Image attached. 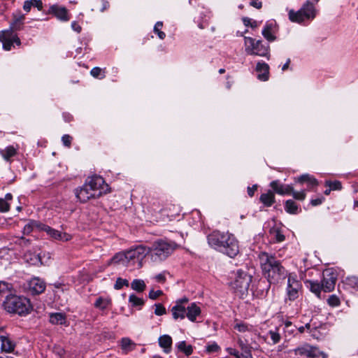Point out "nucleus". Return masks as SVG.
Here are the masks:
<instances>
[{
    "instance_id": "37",
    "label": "nucleus",
    "mask_w": 358,
    "mask_h": 358,
    "mask_svg": "<svg viewBox=\"0 0 358 358\" xmlns=\"http://www.w3.org/2000/svg\"><path fill=\"white\" fill-rule=\"evenodd\" d=\"M129 302L133 306H142L144 304L143 299L138 297L135 294H131L129 297Z\"/></svg>"
},
{
    "instance_id": "43",
    "label": "nucleus",
    "mask_w": 358,
    "mask_h": 358,
    "mask_svg": "<svg viewBox=\"0 0 358 358\" xmlns=\"http://www.w3.org/2000/svg\"><path fill=\"white\" fill-rule=\"evenodd\" d=\"M128 286L129 282L126 279H122L121 278H118L115 282L114 285V288L115 289H120L123 286Z\"/></svg>"
},
{
    "instance_id": "49",
    "label": "nucleus",
    "mask_w": 358,
    "mask_h": 358,
    "mask_svg": "<svg viewBox=\"0 0 358 358\" xmlns=\"http://www.w3.org/2000/svg\"><path fill=\"white\" fill-rule=\"evenodd\" d=\"M243 24L246 26H250L252 28H256L258 26L257 21H252L250 18L245 17L243 19Z\"/></svg>"
},
{
    "instance_id": "34",
    "label": "nucleus",
    "mask_w": 358,
    "mask_h": 358,
    "mask_svg": "<svg viewBox=\"0 0 358 358\" xmlns=\"http://www.w3.org/2000/svg\"><path fill=\"white\" fill-rule=\"evenodd\" d=\"M131 287L136 292H143L145 290L146 285L143 280L135 279L131 282Z\"/></svg>"
},
{
    "instance_id": "19",
    "label": "nucleus",
    "mask_w": 358,
    "mask_h": 358,
    "mask_svg": "<svg viewBox=\"0 0 358 358\" xmlns=\"http://www.w3.org/2000/svg\"><path fill=\"white\" fill-rule=\"evenodd\" d=\"M171 310L174 320H182L186 316V306L181 304V302H176Z\"/></svg>"
},
{
    "instance_id": "52",
    "label": "nucleus",
    "mask_w": 358,
    "mask_h": 358,
    "mask_svg": "<svg viewBox=\"0 0 358 358\" xmlns=\"http://www.w3.org/2000/svg\"><path fill=\"white\" fill-rule=\"evenodd\" d=\"M71 140H72V138L68 134L64 135L62 138L63 144L66 147L71 146Z\"/></svg>"
},
{
    "instance_id": "32",
    "label": "nucleus",
    "mask_w": 358,
    "mask_h": 358,
    "mask_svg": "<svg viewBox=\"0 0 358 358\" xmlns=\"http://www.w3.org/2000/svg\"><path fill=\"white\" fill-rule=\"evenodd\" d=\"M273 26L271 24H266L262 30V35L268 41H273L275 39V36L272 33Z\"/></svg>"
},
{
    "instance_id": "14",
    "label": "nucleus",
    "mask_w": 358,
    "mask_h": 358,
    "mask_svg": "<svg viewBox=\"0 0 358 358\" xmlns=\"http://www.w3.org/2000/svg\"><path fill=\"white\" fill-rule=\"evenodd\" d=\"M41 229L45 231L51 238L55 240L66 242L71 240L72 238L71 234H67L66 232L59 231L58 230L51 228L49 226L44 225L41 228Z\"/></svg>"
},
{
    "instance_id": "11",
    "label": "nucleus",
    "mask_w": 358,
    "mask_h": 358,
    "mask_svg": "<svg viewBox=\"0 0 358 358\" xmlns=\"http://www.w3.org/2000/svg\"><path fill=\"white\" fill-rule=\"evenodd\" d=\"M296 355L310 358H326L327 355L318 348L308 344H304L293 350Z\"/></svg>"
},
{
    "instance_id": "31",
    "label": "nucleus",
    "mask_w": 358,
    "mask_h": 358,
    "mask_svg": "<svg viewBox=\"0 0 358 358\" xmlns=\"http://www.w3.org/2000/svg\"><path fill=\"white\" fill-rule=\"evenodd\" d=\"M306 283L310 287V291L320 297L321 290L322 289V284L320 285L318 282L313 280H307Z\"/></svg>"
},
{
    "instance_id": "5",
    "label": "nucleus",
    "mask_w": 358,
    "mask_h": 358,
    "mask_svg": "<svg viewBox=\"0 0 358 358\" xmlns=\"http://www.w3.org/2000/svg\"><path fill=\"white\" fill-rule=\"evenodd\" d=\"M178 248V245L171 241L158 239L155 241L150 248H147L148 254H150L154 262L165 260Z\"/></svg>"
},
{
    "instance_id": "22",
    "label": "nucleus",
    "mask_w": 358,
    "mask_h": 358,
    "mask_svg": "<svg viewBox=\"0 0 358 358\" xmlns=\"http://www.w3.org/2000/svg\"><path fill=\"white\" fill-rule=\"evenodd\" d=\"M50 11L60 20L65 22L69 20L68 11L64 7H59L54 5L50 7Z\"/></svg>"
},
{
    "instance_id": "30",
    "label": "nucleus",
    "mask_w": 358,
    "mask_h": 358,
    "mask_svg": "<svg viewBox=\"0 0 358 358\" xmlns=\"http://www.w3.org/2000/svg\"><path fill=\"white\" fill-rule=\"evenodd\" d=\"M176 348L180 352H183L187 356L192 355L193 352V347L191 345H187L184 341L178 343Z\"/></svg>"
},
{
    "instance_id": "46",
    "label": "nucleus",
    "mask_w": 358,
    "mask_h": 358,
    "mask_svg": "<svg viewBox=\"0 0 358 358\" xmlns=\"http://www.w3.org/2000/svg\"><path fill=\"white\" fill-rule=\"evenodd\" d=\"M11 288V285L4 281H0V294L7 293Z\"/></svg>"
},
{
    "instance_id": "26",
    "label": "nucleus",
    "mask_w": 358,
    "mask_h": 358,
    "mask_svg": "<svg viewBox=\"0 0 358 358\" xmlns=\"http://www.w3.org/2000/svg\"><path fill=\"white\" fill-rule=\"evenodd\" d=\"M260 201L266 206H271L275 202V196L273 192L268 191L262 194L260 196Z\"/></svg>"
},
{
    "instance_id": "60",
    "label": "nucleus",
    "mask_w": 358,
    "mask_h": 358,
    "mask_svg": "<svg viewBox=\"0 0 358 358\" xmlns=\"http://www.w3.org/2000/svg\"><path fill=\"white\" fill-rule=\"evenodd\" d=\"M32 7L31 1H26L24 3L23 8L25 11L29 12Z\"/></svg>"
},
{
    "instance_id": "28",
    "label": "nucleus",
    "mask_w": 358,
    "mask_h": 358,
    "mask_svg": "<svg viewBox=\"0 0 358 358\" xmlns=\"http://www.w3.org/2000/svg\"><path fill=\"white\" fill-rule=\"evenodd\" d=\"M13 196L10 193H8L5 195L4 199H0V212L6 213L10 209V204L8 201H11Z\"/></svg>"
},
{
    "instance_id": "6",
    "label": "nucleus",
    "mask_w": 358,
    "mask_h": 358,
    "mask_svg": "<svg viewBox=\"0 0 358 358\" xmlns=\"http://www.w3.org/2000/svg\"><path fill=\"white\" fill-rule=\"evenodd\" d=\"M4 309L10 313L25 315L30 313L31 306L28 299L17 295L7 296L3 301Z\"/></svg>"
},
{
    "instance_id": "41",
    "label": "nucleus",
    "mask_w": 358,
    "mask_h": 358,
    "mask_svg": "<svg viewBox=\"0 0 358 358\" xmlns=\"http://www.w3.org/2000/svg\"><path fill=\"white\" fill-rule=\"evenodd\" d=\"M327 303L330 306L336 307L340 305L341 301L336 295L332 294L328 298Z\"/></svg>"
},
{
    "instance_id": "12",
    "label": "nucleus",
    "mask_w": 358,
    "mask_h": 358,
    "mask_svg": "<svg viewBox=\"0 0 358 358\" xmlns=\"http://www.w3.org/2000/svg\"><path fill=\"white\" fill-rule=\"evenodd\" d=\"M322 276V290L325 292H329L334 290L337 280V274L332 268H328L323 271Z\"/></svg>"
},
{
    "instance_id": "47",
    "label": "nucleus",
    "mask_w": 358,
    "mask_h": 358,
    "mask_svg": "<svg viewBox=\"0 0 358 358\" xmlns=\"http://www.w3.org/2000/svg\"><path fill=\"white\" fill-rule=\"evenodd\" d=\"M291 194H292V196L294 199H298V200L303 201L306 198V193L304 191L295 192L293 190V192H291Z\"/></svg>"
},
{
    "instance_id": "1",
    "label": "nucleus",
    "mask_w": 358,
    "mask_h": 358,
    "mask_svg": "<svg viewBox=\"0 0 358 358\" xmlns=\"http://www.w3.org/2000/svg\"><path fill=\"white\" fill-rule=\"evenodd\" d=\"M108 192V185L103 178L98 176L87 178L83 186L75 191L76 196L80 202L99 198Z\"/></svg>"
},
{
    "instance_id": "33",
    "label": "nucleus",
    "mask_w": 358,
    "mask_h": 358,
    "mask_svg": "<svg viewBox=\"0 0 358 358\" xmlns=\"http://www.w3.org/2000/svg\"><path fill=\"white\" fill-rule=\"evenodd\" d=\"M297 180L299 182L301 183L308 182L309 185L312 187L317 185V180L313 176L309 174H304L301 176Z\"/></svg>"
},
{
    "instance_id": "18",
    "label": "nucleus",
    "mask_w": 358,
    "mask_h": 358,
    "mask_svg": "<svg viewBox=\"0 0 358 358\" xmlns=\"http://www.w3.org/2000/svg\"><path fill=\"white\" fill-rule=\"evenodd\" d=\"M257 78L262 81H266L269 78V66L264 62H258L256 66Z\"/></svg>"
},
{
    "instance_id": "27",
    "label": "nucleus",
    "mask_w": 358,
    "mask_h": 358,
    "mask_svg": "<svg viewBox=\"0 0 358 358\" xmlns=\"http://www.w3.org/2000/svg\"><path fill=\"white\" fill-rule=\"evenodd\" d=\"M24 259L26 261L31 265H41V259L39 255H35L30 252L25 253Z\"/></svg>"
},
{
    "instance_id": "50",
    "label": "nucleus",
    "mask_w": 358,
    "mask_h": 358,
    "mask_svg": "<svg viewBox=\"0 0 358 358\" xmlns=\"http://www.w3.org/2000/svg\"><path fill=\"white\" fill-rule=\"evenodd\" d=\"M97 4L100 6L99 10L103 12L109 7V3L106 0H98Z\"/></svg>"
},
{
    "instance_id": "25",
    "label": "nucleus",
    "mask_w": 358,
    "mask_h": 358,
    "mask_svg": "<svg viewBox=\"0 0 358 358\" xmlns=\"http://www.w3.org/2000/svg\"><path fill=\"white\" fill-rule=\"evenodd\" d=\"M50 322L52 324H63L66 322V315L62 313H52L50 315Z\"/></svg>"
},
{
    "instance_id": "36",
    "label": "nucleus",
    "mask_w": 358,
    "mask_h": 358,
    "mask_svg": "<svg viewBox=\"0 0 358 358\" xmlns=\"http://www.w3.org/2000/svg\"><path fill=\"white\" fill-rule=\"evenodd\" d=\"M285 210L291 214H296L298 212V206L293 200H287L285 203Z\"/></svg>"
},
{
    "instance_id": "44",
    "label": "nucleus",
    "mask_w": 358,
    "mask_h": 358,
    "mask_svg": "<svg viewBox=\"0 0 358 358\" xmlns=\"http://www.w3.org/2000/svg\"><path fill=\"white\" fill-rule=\"evenodd\" d=\"M326 185L329 186L331 190H339L341 189V183L339 181H327Z\"/></svg>"
},
{
    "instance_id": "58",
    "label": "nucleus",
    "mask_w": 358,
    "mask_h": 358,
    "mask_svg": "<svg viewBox=\"0 0 358 358\" xmlns=\"http://www.w3.org/2000/svg\"><path fill=\"white\" fill-rule=\"evenodd\" d=\"M155 280L157 282H164L165 280H166V277H165V275L164 273H159L158 275H157L155 277Z\"/></svg>"
},
{
    "instance_id": "13",
    "label": "nucleus",
    "mask_w": 358,
    "mask_h": 358,
    "mask_svg": "<svg viewBox=\"0 0 358 358\" xmlns=\"http://www.w3.org/2000/svg\"><path fill=\"white\" fill-rule=\"evenodd\" d=\"M301 283L296 276L289 274L287 281V295L289 300H295L299 296Z\"/></svg>"
},
{
    "instance_id": "42",
    "label": "nucleus",
    "mask_w": 358,
    "mask_h": 358,
    "mask_svg": "<svg viewBox=\"0 0 358 358\" xmlns=\"http://www.w3.org/2000/svg\"><path fill=\"white\" fill-rule=\"evenodd\" d=\"M166 313V308L161 303L155 304V314L158 316L165 315Z\"/></svg>"
},
{
    "instance_id": "21",
    "label": "nucleus",
    "mask_w": 358,
    "mask_h": 358,
    "mask_svg": "<svg viewBox=\"0 0 358 358\" xmlns=\"http://www.w3.org/2000/svg\"><path fill=\"white\" fill-rule=\"evenodd\" d=\"M235 247L236 248V250H233L234 253H231L230 251H232V247L231 245L229 243V242L227 241L225 243H222V246L220 248V252L226 254L229 257L234 258L235 257L239 252V246H238V242L237 239L235 238Z\"/></svg>"
},
{
    "instance_id": "8",
    "label": "nucleus",
    "mask_w": 358,
    "mask_h": 358,
    "mask_svg": "<svg viewBox=\"0 0 358 358\" xmlns=\"http://www.w3.org/2000/svg\"><path fill=\"white\" fill-rule=\"evenodd\" d=\"M315 14L314 5L310 1H307L297 12L289 10V19L293 22L301 23L306 20L315 18Z\"/></svg>"
},
{
    "instance_id": "55",
    "label": "nucleus",
    "mask_w": 358,
    "mask_h": 358,
    "mask_svg": "<svg viewBox=\"0 0 358 358\" xmlns=\"http://www.w3.org/2000/svg\"><path fill=\"white\" fill-rule=\"evenodd\" d=\"M275 238L277 242H282L285 240V236L282 234L280 231H275Z\"/></svg>"
},
{
    "instance_id": "23",
    "label": "nucleus",
    "mask_w": 358,
    "mask_h": 358,
    "mask_svg": "<svg viewBox=\"0 0 358 358\" xmlns=\"http://www.w3.org/2000/svg\"><path fill=\"white\" fill-rule=\"evenodd\" d=\"M159 345L164 349V352L169 353L171 352L172 346V338L169 335H163L159 338Z\"/></svg>"
},
{
    "instance_id": "54",
    "label": "nucleus",
    "mask_w": 358,
    "mask_h": 358,
    "mask_svg": "<svg viewBox=\"0 0 358 358\" xmlns=\"http://www.w3.org/2000/svg\"><path fill=\"white\" fill-rule=\"evenodd\" d=\"M348 282L352 287L358 289V277L353 276L348 278Z\"/></svg>"
},
{
    "instance_id": "2",
    "label": "nucleus",
    "mask_w": 358,
    "mask_h": 358,
    "mask_svg": "<svg viewBox=\"0 0 358 358\" xmlns=\"http://www.w3.org/2000/svg\"><path fill=\"white\" fill-rule=\"evenodd\" d=\"M148 255L147 248L138 245L125 252L117 253L108 262V265L122 264L132 268H140L143 266V260Z\"/></svg>"
},
{
    "instance_id": "56",
    "label": "nucleus",
    "mask_w": 358,
    "mask_h": 358,
    "mask_svg": "<svg viewBox=\"0 0 358 358\" xmlns=\"http://www.w3.org/2000/svg\"><path fill=\"white\" fill-rule=\"evenodd\" d=\"M32 6L36 7L39 10L43 8V3L41 0H31Z\"/></svg>"
},
{
    "instance_id": "51",
    "label": "nucleus",
    "mask_w": 358,
    "mask_h": 358,
    "mask_svg": "<svg viewBox=\"0 0 358 358\" xmlns=\"http://www.w3.org/2000/svg\"><path fill=\"white\" fill-rule=\"evenodd\" d=\"M163 294V292L162 290H151L149 293V297L151 299H157L159 296Z\"/></svg>"
},
{
    "instance_id": "40",
    "label": "nucleus",
    "mask_w": 358,
    "mask_h": 358,
    "mask_svg": "<svg viewBox=\"0 0 358 358\" xmlns=\"http://www.w3.org/2000/svg\"><path fill=\"white\" fill-rule=\"evenodd\" d=\"M162 26L163 23L162 22H157L154 27V31L158 35L160 39H164L166 36L165 33L161 31Z\"/></svg>"
},
{
    "instance_id": "59",
    "label": "nucleus",
    "mask_w": 358,
    "mask_h": 358,
    "mask_svg": "<svg viewBox=\"0 0 358 358\" xmlns=\"http://www.w3.org/2000/svg\"><path fill=\"white\" fill-rule=\"evenodd\" d=\"M250 5L257 9H259L262 6V1H259L258 0H252L250 2Z\"/></svg>"
},
{
    "instance_id": "24",
    "label": "nucleus",
    "mask_w": 358,
    "mask_h": 358,
    "mask_svg": "<svg viewBox=\"0 0 358 358\" xmlns=\"http://www.w3.org/2000/svg\"><path fill=\"white\" fill-rule=\"evenodd\" d=\"M120 345H121L122 350L125 353H127V352L133 350L136 347V344L130 338H129L127 337L122 338L121 339Z\"/></svg>"
},
{
    "instance_id": "64",
    "label": "nucleus",
    "mask_w": 358,
    "mask_h": 358,
    "mask_svg": "<svg viewBox=\"0 0 358 358\" xmlns=\"http://www.w3.org/2000/svg\"><path fill=\"white\" fill-rule=\"evenodd\" d=\"M32 231V225L31 224H28L24 227V233L29 234Z\"/></svg>"
},
{
    "instance_id": "48",
    "label": "nucleus",
    "mask_w": 358,
    "mask_h": 358,
    "mask_svg": "<svg viewBox=\"0 0 358 358\" xmlns=\"http://www.w3.org/2000/svg\"><path fill=\"white\" fill-rule=\"evenodd\" d=\"M220 349V346L215 342L206 346V351L209 353L217 352Z\"/></svg>"
},
{
    "instance_id": "20",
    "label": "nucleus",
    "mask_w": 358,
    "mask_h": 358,
    "mask_svg": "<svg viewBox=\"0 0 358 358\" xmlns=\"http://www.w3.org/2000/svg\"><path fill=\"white\" fill-rule=\"evenodd\" d=\"M200 314L201 308L195 303H192L186 306V317L190 321L194 322Z\"/></svg>"
},
{
    "instance_id": "61",
    "label": "nucleus",
    "mask_w": 358,
    "mask_h": 358,
    "mask_svg": "<svg viewBox=\"0 0 358 358\" xmlns=\"http://www.w3.org/2000/svg\"><path fill=\"white\" fill-rule=\"evenodd\" d=\"M323 201H324V198L321 197V198H318V199H312L310 203L313 206H315L321 204L323 202Z\"/></svg>"
},
{
    "instance_id": "4",
    "label": "nucleus",
    "mask_w": 358,
    "mask_h": 358,
    "mask_svg": "<svg viewBox=\"0 0 358 358\" xmlns=\"http://www.w3.org/2000/svg\"><path fill=\"white\" fill-rule=\"evenodd\" d=\"M261 267L271 283H276L286 276V270L273 256L266 252L259 255Z\"/></svg>"
},
{
    "instance_id": "29",
    "label": "nucleus",
    "mask_w": 358,
    "mask_h": 358,
    "mask_svg": "<svg viewBox=\"0 0 358 358\" xmlns=\"http://www.w3.org/2000/svg\"><path fill=\"white\" fill-rule=\"evenodd\" d=\"M0 154L5 160L8 161L10 157L17 154V149L13 145H10L6 147L5 149L1 150Z\"/></svg>"
},
{
    "instance_id": "63",
    "label": "nucleus",
    "mask_w": 358,
    "mask_h": 358,
    "mask_svg": "<svg viewBox=\"0 0 358 358\" xmlns=\"http://www.w3.org/2000/svg\"><path fill=\"white\" fill-rule=\"evenodd\" d=\"M238 343H239V346L241 347V348L242 349V350L243 351V354H245V351H250V350L248 349V348L246 346V345H245L243 343V342L242 341H238Z\"/></svg>"
},
{
    "instance_id": "35",
    "label": "nucleus",
    "mask_w": 358,
    "mask_h": 358,
    "mask_svg": "<svg viewBox=\"0 0 358 358\" xmlns=\"http://www.w3.org/2000/svg\"><path fill=\"white\" fill-rule=\"evenodd\" d=\"M110 303V299L103 298V297H99L96 299V301L94 303V306L101 310H104L108 306V305Z\"/></svg>"
},
{
    "instance_id": "39",
    "label": "nucleus",
    "mask_w": 358,
    "mask_h": 358,
    "mask_svg": "<svg viewBox=\"0 0 358 358\" xmlns=\"http://www.w3.org/2000/svg\"><path fill=\"white\" fill-rule=\"evenodd\" d=\"M90 74L92 76L96 78L103 79L105 78V72L99 67H94L91 71Z\"/></svg>"
},
{
    "instance_id": "15",
    "label": "nucleus",
    "mask_w": 358,
    "mask_h": 358,
    "mask_svg": "<svg viewBox=\"0 0 358 358\" xmlns=\"http://www.w3.org/2000/svg\"><path fill=\"white\" fill-rule=\"evenodd\" d=\"M29 289L33 294H38L44 292L45 283L38 278H34L29 281Z\"/></svg>"
},
{
    "instance_id": "16",
    "label": "nucleus",
    "mask_w": 358,
    "mask_h": 358,
    "mask_svg": "<svg viewBox=\"0 0 358 358\" xmlns=\"http://www.w3.org/2000/svg\"><path fill=\"white\" fill-rule=\"evenodd\" d=\"M0 342L3 352L10 353L14 351L15 343L8 334L0 335Z\"/></svg>"
},
{
    "instance_id": "57",
    "label": "nucleus",
    "mask_w": 358,
    "mask_h": 358,
    "mask_svg": "<svg viewBox=\"0 0 358 358\" xmlns=\"http://www.w3.org/2000/svg\"><path fill=\"white\" fill-rule=\"evenodd\" d=\"M71 27H72V29H73L75 31H76V32H78V33H80V32L81 31V29H82L81 27H80V26L79 25V24H78L77 22H76V21L72 22V23H71Z\"/></svg>"
},
{
    "instance_id": "38",
    "label": "nucleus",
    "mask_w": 358,
    "mask_h": 358,
    "mask_svg": "<svg viewBox=\"0 0 358 358\" xmlns=\"http://www.w3.org/2000/svg\"><path fill=\"white\" fill-rule=\"evenodd\" d=\"M234 329L239 332H245L250 331L252 326L242 322H237L234 325Z\"/></svg>"
},
{
    "instance_id": "7",
    "label": "nucleus",
    "mask_w": 358,
    "mask_h": 358,
    "mask_svg": "<svg viewBox=\"0 0 358 358\" xmlns=\"http://www.w3.org/2000/svg\"><path fill=\"white\" fill-rule=\"evenodd\" d=\"M227 241L229 242L232 247V251H230V252L233 253V250H236V248L235 247V236L229 232H220L219 231H214L208 236V242L209 245L220 252V248L222 246V243Z\"/></svg>"
},
{
    "instance_id": "45",
    "label": "nucleus",
    "mask_w": 358,
    "mask_h": 358,
    "mask_svg": "<svg viewBox=\"0 0 358 358\" xmlns=\"http://www.w3.org/2000/svg\"><path fill=\"white\" fill-rule=\"evenodd\" d=\"M270 337L273 344L278 343L280 340V335L277 331H269L268 332Z\"/></svg>"
},
{
    "instance_id": "17",
    "label": "nucleus",
    "mask_w": 358,
    "mask_h": 358,
    "mask_svg": "<svg viewBox=\"0 0 358 358\" xmlns=\"http://www.w3.org/2000/svg\"><path fill=\"white\" fill-rule=\"evenodd\" d=\"M271 187L278 194H290L293 192V188L290 185H284L278 180L272 181L270 184Z\"/></svg>"
},
{
    "instance_id": "9",
    "label": "nucleus",
    "mask_w": 358,
    "mask_h": 358,
    "mask_svg": "<svg viewBox=\"0 0 358 358\" xmlns=\"http://www.w3.org/2000/svg\"><path fill=\"white\" fill-rule=\"evenodd\" d=\"M244 45L245 52L248 55L266 57L269 53L268 46L264 45L262 41L245 36Z\"/></svg>"
},
{
    "instance_id": "53",
    "label": "nucleus",
    "mask_w": 358,
    "mask_h": 358,
    "mask_svg": "<svg viewBox=\"0 0 358 358\" xmlns=\"http://www.w3.org/2000/svg\"><path fill=\"white\" fill-rule=\"evenodd\" d=\"M227 350L230 355L235 356L236 358H241L244 355V354H240L238 351L231 348H228Z\"/></svg>"
},
{
    "instance_id": "62",
    "label": "nucleus",
    "mask_w": 358,
    "mask_h": 358,
    "mask_svg": "<svg viewBox=\"0 0 358 358\" xmlns=\"http://www.w3.org/2000/svg\"><path fill=\"white\" fill-rule=\"evenodd\" d=\"M257 186L256 185L252 187H248V194L250 196H252L255 194V192L257 190Z\"/></svg>"
},
{
    "instance_id": "10",
    "label": "nucleus",
    "mask_w": 358,
    "mask_h": 358,
    "mask_svg": "<svg viewBox=\"0 0 358 358\" xmlns=\"http://www.w3.org/2000/svg\"><path fill=\"white\" fill-rule=\"evenodd\" d=\"M251 280V275L243 271H238L236 277L232 283V288L238 296L243 297L248 293Z\"/></svg>"
},
{
    "instance_id": "3",
    "label": "nucleus",
    "mask_w": 358,
    "mask_h": 358,
    "mask_svg": "<svg viewBox=\"0 0 358 358\" xmlns=\"http://www.w3.org/2000/svg\"><path fill=\"white\" fill-rule=\"evenodd\" d=\"M25 16L20 11L13 14V20L10 24L9 29L0 31V41L3 44L5 50H10L13 43L20 45L21 41L15 31L21 30L24 24Z\"/></svg>"
}]
</instances>
